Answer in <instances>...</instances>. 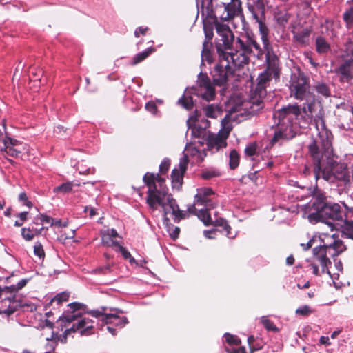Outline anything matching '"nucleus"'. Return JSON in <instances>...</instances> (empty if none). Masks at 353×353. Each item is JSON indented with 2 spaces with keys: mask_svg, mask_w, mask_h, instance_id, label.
<instances>
[{
  "mask_svg": "<svg viewBox=\"0 0 353 353\" xmlns=\"http://www.w3.org/2000/svg\"><path fill=\"white\" fill-rule=\"evenodd\" d=\"M119 251L121 253L124 259L128 260L131 264L137 263L135 259L132 256L130 252L125 248L122 245H119Z\"/></svg>",
  "mask_w": 353,
  "mask_h": 353,
  "instance_id": "09e8293b",
  "label": "nucleus"
},
{
  "mask_svg": "<svg viewBox=\"0 0 353 353\" xmlns=\"http://www.w3.org/2000/svg\"><path fill=\"white\" fill-rule=\"evenodd\" d=\"M97 270L100 272V273H102V274H106L108 273H110V271H111V265L110 264H108L103 267H99V268L97 269Z\"/></svg>",
  "mask_w": 353,
  "mask_h": 353,
  "instance_id": "338daca9",
  "label": "nucleus"
},
{
  "mask_svg": "<svg viewBox=\"0 0 353 353\" xmlns=\"http://www.w3.org/2000/svg\"><path fill=\"white\" fill-rule=\"evenodd\" d=\"M296 314L303 316H307L313 313V310L309 305H303L297 308L295 311Z\"/></svg>",
  "mask_w": 353,
  "mask_h": 353,
  "instance_id": "603ef678",
  "label": "nucleus"
},
{
  "mask_svg": "<svg viewBox=\"0 0 353 353\" xmlns=\"http://www.w3.org/2000/svg\"><path fill=\"white\" fill-rule=\"evenodd\" d=\"M197 83L199 86V94L203 99L210 101L216 96L215 88L206 73L200 72L198 75Z\"/></svg>",
  "mask_w": 353,
  "mask_h": 353,
  "instance_id": "ddd939ff",
  "label": "nucleus"
},
{
  "mask_svg": "<svg viewBox=\"0 0 353 353\" xmlns=\"http://www.w3.org/2000/svg\"><path fill=\"white\" fill-rule=\"evenodd\" d=\"M196 216L205 225L209 226L212 224L211 216L208 209L199 208V212L198 214H196Z\"/></svg>",
  "mask_w": 353,
  "mask_h": 353,
  "instance_id": "2f4dec72",
  "label": "nucleus"
},
{
  "mask_svg": "<svg viewBox=\"0 0 353 353\" xmlns=\"http://www.w3.org/2000/svg\"><path fill=\"white\" fill-rule=\"evenodd\" d=\"M18 199L20 202L23 203V204L28 208H31L33 206L32 203L28 200V197L26 192H21Z\"/></svg>",
  "mask_w": 353,
  "mask_h": 353,
  "instance_id": "13d9d810",
  "label": "nucleus"
},
{
  "mask_svg": "<svg viewBox=\"0 0 353 353\" xmlns=\"http://www.w3.org/2000/svg\"><path fill=\"white\" fill-rule=\"evenodd\" d=\"M43 71L40 68H30V77L32 81H41V77L43 75Z\"/></svg>",
  "mask_w": 353,
  "mask_h": 353,
  "instance_id": "3c124183",
  "label": "nucleus"
},
{
  "mask_svg": "<svg viewBox=\"0 0 353 353\" xmlns=\"http://www.w3.org/2000/svg\"><path fill=\"white\" fill-rule=\"evenodd\" d=\"M93 323L94 322H88V323H86V324H85V326H83V327L82 329H80V334L81 336H88V335H90L92 334H93V329H94V326H93Z\"/></svg>",
  "mask_w": 353,
  "mask_h": 353,
  "instance_id": "4d7b16f0",
  "label": "nucleus"
},
{
  "mask_svg": "<svg viewBox=\"0 0 353 353\" xmlns=\"http://www.w3.org/2000/svg\"><path fill=\"white\" fill-rule=\"evenodd\" d=\"M343 19L347 28L353 26V7L352 6L344 12Z\"/></svg>",
  "mask_w": 353,
  "mask_h": 353,
  "instance_id": "e433bc0d",
  "label": "nucleus"
},
{
  "mask_svg": "<svg viewBox=\"0 0 353 353\" xmlns=\"http://www.w3.org/2000/svg\"><path fill=\"white\" fill-rule=\"evenodd\" d=\"M312 209L313 212L309 214L308 219L310 222L329 223V220L342 221L343 212L338 203L327 201L325 193L318 188L314 189L312 193Z\"/></svg>",
  "mask_w": 353,
  "mask_h": 353,
  "instance_id": "7ed1b4c3",
  "label": "nucleus"
},
{
  "mask_svg": "<svg viewBox=\"0 0 353 353\" xmlns=\"http://www.w3.org/2000/svg\"><path fill=\"white\" fill-rule=\"evenodd\" d=\"M70 297V294L67 292H63L61 293L57 294L52 299V302L57 301L58 304H60L63 302H65L68 300Z\"/></svg>",
  "mask_w": 353,
  "mask_h": 353,
  "instance_id": "6e6d98bb",
  "label": "nucleus"
},
{
  "mask_svg": "<svg viewBox=\"0 0 353 353\" xmlns=\"http://www.w3.org/2000/svg\"><path fill=\"white\" fill-rule=\"evenodd\" d=\"M148 30V28H147V27H145V28L139 27L134 31V36L136 37H139L141 34L145 35Z\"/></svg>",
  "mask_w": 353,
  "mask_h": 353,
  "instance_id": "69168bd1",
  "label": "nucleus"
},
{
  "mask_svg": "<svg viewBox=\"0 0 353 353\" xmlns=\"http://www.w3.org/2000/svg\"><path fill=\"white\" fill-rule=\"evenodd\" d=\"M171 161L168 158H165L159 165V172L161 174H165L169 170Z\"/></svg>",
  "mask_w": 353,
  "mask_h": 353,
  "instance_id": "5fc2aeb1",
  "label": "nucleus"
},
{
  "mask_svg": "<svg viewBox=\"0 0 353 353\" xmlns=\"http://www.w3.org/2000/svg\"><path fill=\"white\" fill-rule=\"evenodd\" d=\"M274 117L277 118L280 122L285 124L290 123L292 126V121L296 119L298 121L299 125L302 127L301 108L297 103L283 106L276 111Z\"/></svg>",
  "mask_w": 353,
  "mask_h": 353,
  "instance_id": "9b49d317",
  "label": "nucleus"
},
{
  "mask_svg": "<svg viewBox=\"0 0 353 353\" xmlns=\"http://www.w3.org/2000/svg\"><path fill=\"white\" fill-rule=\"evenodd\" d=\"M105 324H114L117 326L123 327L128 323L125 316L121 318L117 314H110L105 316Z\"/></svg>",
  "mask_w": 353,
  "mask_h": 353,
  "instance_id": "a878e982",
  "label": "nucleus"
},
{
  "mask_svg": "<svg viewBox=\"0 0 353 353\" xmlns=\"http://www.w3.org/2000/svg\"><path fill=\"white\" fill-rule=\"evenodd\" d=\"M249 33L237 37L235 41L236 52L232 53L231 59L239 67H243L244 65L249 63V56L254 52V50L250 48Z\"/></svg>",
  "mask_w": 353,
  "mask_h": 353,
  "instance_id": "0eeeda50",
  "label": "nucleus"
},
{
  "mask_svg": "<svg viewBox=\"0 0 353 353\" xmlns=\"http://www.w3.org/2000/svg\"><path fill=\"white\" fill-rule=\"evenodd\" d=\"M73 183L72 182H67L56 187L54 191L56 192L67 193L72 190Z\"/></svg>",
  "mask_w": 353,
  "mask_h": 353,
  "instance_id": "49530a36",
  "label": "nucleus"
},
{
  "mask_svg": "<svg viewBox=\"0 0 353 353\" xmlns=\"http://www.w3.org/2000/svg\"><path fill=\"white\" fill-rule=\"evenodd\" d=\"M168 203L175 219H177L179 221L185 218L186 214L179 209L175 199H168Z\"/></svg>",
  "mask_w": 353,
  "mask_h": 353,
  "instance_id": "c85d7f7f",
  "label": "nucleus"
},
{
  "mask_svg": "<svg viewBox=\"0 0 353 353\" xmlns=\"http://www.w3.org/2000/svg\"><path fill=\"white\" fill-rule=\"evenodd\" d=\"M214 226H221L223 228V230H224V232H225L226 235L228 236H230V234H231V227L230 226V225L228 223L227 221L225 220L224 219H218L216 220H215L214 221H212V224Z\"/></svg>",
  "mask_w": 353,
  "mask_h": 353,
  "instance_id": "ea45409f",
  "label": "nucleus"
},
{
  "mask_svg": "<svg viewBox=\"0 0 353 353\" xmlns=\"http://www.w3.org/2000/svg\"><path fill=\"white\" fill-rule=\"evenodd\" d=\"M69 308L68 311H70L71 313H77L79 311L82 310L85 314V311L87 309V306L83 303L74 302L68 305Z\"/></svg>",
  "mask_w": 353,
  "mask_h": 353,
  "instance_id": "37998d69",
  "label": "nucleus"
},
{
  "mask_svg": "<svg viewBox=\"0 0 353 353\" xmlns=\"http://www.w3.org/2000/svg\"><path fill=\"white\" fill-rule=\"evenodd\" d=\"M215 28L217 34L221 37L215 45L217 56L223 55V57L231 58L232 52H228V50L232 49L234 42L235 43L233 32L228 25L219 22H215Z\"/></svg>",
  "mask_w": 353,
  "mask_h": 353,
  "instance_id": "423d86ee",
  "label": "nucleus"
},
{
  "mask_svg": "<svg viewBox=\"0 0 353 353\" xmlns=\"http://www.w3.org/2000/svg\"><path fill=\"white\" fill-rule=\"evenodd\" d=\"M311 33V30L306 28L300 31L294 32V39L301 44H305L309 41V37Z\"/></svg>",
  "mask_w": 353,
  "mask_h": 353,
  "instance_id": "cd10ccee",
  "label": "nucleus"
},
{
  "mask_svg": "<svg viewBox=\"0 0 353 353\" xmlns=\"http://www.w3.org/2000/svg\"><path fill=\"white\" fill-rule=\"evenodd\" d=\"M203 110L207 117L216 119L217 117V114L219 112V108L214 106L213 104H210L204 107Z\"/></svg>",
  "mask_w": 353,
  "mask_h": 353,
  "instance_id": "a19ab883",
  "label": "nucleus"
},
{
  "mask_svg": "<svg viewBox=\"0 0 353 353\" xmlns=\"http://www.w3.org/2000/svg\"><path fill=\"white\" fill-rule=\"evenodd\" d=\"M167 194L166 190L162 188L161 190H148L146 203L149 205L150 208L153 210H157V205L164 207L163 199Z\"/></svg>",
  "mask_w": 353,
  "mask_h": 353,
  "instance_id": "a211bd4d",
  "label": "nucleus"
},
{
  "mask_svg": "<svg viewBox=\"0 0 353 353\" xmlns=\"http://www.w3.org/2000/svg\"><path fill=\"white\" fill-rule=\"evenodd\" d=\"M202 61H206L208 64H211L214 61L213 57V45L203 42V48L201 51Z\"/></svg>",
  "mask_w": 353,
  "mask_h": 353,
  "instance_id": "b1692460",
  "label": "nucleus"
},
{
  "mask_svg": "<svg viewBox=\"0 0 353 353\" xmlns=\"http://www.w3.org/2000/svg\"><path fill=\"white\" fill-rule=\"evenodd\" d=\"M3 151L8 155L14 157L30 156V150L27 144L9 137H6L3 140Z\"/></svg>",
  "mask_w": 353,
  "mask_h": 353,
  "instance_id": "f8f14e48",
  "label": "nucleus"
},
{
  "mask_svg": "<svg viewBox=\"0 0 353 353\" xmlns=\"http://www.w3.org/2000/svg\"><path fill=\"white\" fill-rule=\"evenodd\" d=\"M337 74L341 75V80L349 81L353 79V59L345 61L336 70Z\"/></svg>",
  "mask_w": 353,
  "mask_h": 353,
  "instance_id": "412c9836",
  "label": "nucleus"
},
{
  "mask_svg": "<svg viewBox=\"0 0 353 353\" xmlns=\"http://www.w3.org/2000/svg\"><path fill=\"white\" fill-rule=\"evenodd\" d=\"M326 247H330L329 248L330 256L332 258L339 256L347 249L343 241L340 239H334L332 243L326 245Z\"/></svg>",
  "mask_w": 353,
  "mask_h": 353,
  "instance_id": "5701e85b",
  "label": "nucleus"
},
{
  "mask_svg": "<svg viewBox=\"0 0 353 353\" xmlns=\"http://www.w3.org/2000/svg\"><path fill=\"white\" fill-rule=\"evenodd\" d=\"M28 281V279H22L16 285L5 287L0 285V300L5 305L1 313L10 316L20 307L21 294L19 290L27 285Z\"/></svg>",
  "mask_w": 353,
  "mask_h": 353,
  "instance_id": "20e7f679",
  "label": "nucleus"
},
{
  "mask_svg": "<svg viewBox=\"0 0 353 353\" xmlns=\"http://www.w3.org/2000/svg\"><path fill=\"white\" fill-rule=\"evenodd\" d=\"M145 109L152 114H155L157 112L158 108L154 101H150L146 103Z\"/></svg>",
  "mask_w": 353,
  "mask_h": 353,
  "instance_id": "0e129e2a",
  "label": "nucleus"
},
{
  "mask_svg": "<svg viewBox=\"0 0 353 353\" xmlns=\"http://www.w3.org/2000/svg\"><path fill=\"white\" fill-rule=\"evenodd\" d=\"M189 163L188 157L185 154L180 160L177 168H174L171 173V181L173 189L180 190L183 183V176L186 172L188 165Z\"/></svg>",
  "mask_w": 353,
  "mask_h": 353,
  "instance_id": "2eb2a0df",
  "label": "nucleus"
},
{
  "mask_svg": "<svg viewBox=\"0 0 353 353\" xmlns=\"http://www.w3.org/2000/svg\"><path fill=\"white\" fill-rule=\"evenodd\" d=\"M249 42L250 48L254 50V52L252 53L254 56H256L258 59L262 58L265 50L262 48L260 44L256 41V37L252 34H249Z\"/></svg>",
  "mask_w": 353,
  "mask_h": 353,
  "instance_id": "393cba45",
  "label": "nucleus"
},
{
  "mask_svg": "<svg viewBox=\"0 0 353 353\" xmlns=\"http://www.w3.org/2000/svg\"><path fill=\"white\" fill-rule=\"evenodd\" d=\"M178 103L183 107L187 110H190L194 106V102L191 96H186L183 94L181 99H179Z\"/></svg>",
  "mask_w": 353,
  "mask_h": 353,
  "instance_id": "4c0bfd02",
  "label": "nucleus"
},
{
  "mask_svg": "<svg viewBox=\"0 0 353 353\" xmlns=\"http://www.w3.org/2000/svg\"><path fill=\"white\" fill-rule=\"evenodd\" d=\"M21 236L26 241H30L34 239V234L30 228H23L21 229Z\"/></svg>",
  "mask_w": 353,
  "mask_h": 353,
  "instance_id": "864d4df0",
  "label": "nucleus"
},
{
  "mask_svg": "<svg viewBox=\"0 0 353 353\" xmlns=\"http://www.w3.org/2000/svg\"><path fill=\"white\" fill-rule=\"evenodd\" d=\"M316 50L319 54H325L330 50V45L323 37H317L315 40Z\"/></svg>",
  "mask_w": 353,
  "mask_h": 353,
  "instance_id": "bb28decb",
  "label": "nucleus"
},
{
  "mask_svg": "<svg viewBox=\"0 0 353 353\" xmlns=\"http://www.w3.org/2000/svg\"><path fill=\"white\" fill-rule=\"evenodd\" d=\"M329 248L330 247H326V245L315 247L312 250V254L314 259L321 265V274L326 273L331 276V272L329 270V268L331 265L332 262L327 256L330 253Z\"/></svg>",
  "mask_w": 353,
  "mask_h": 353,
  "instance_id": "4468645a",
  "label": "nucleus"
},
{
  "mask_svg": "<svg viewBox=\"0 0 353 353\" xmlns=\"http://www.w3.org/2000/svg\"><path fill=\"white\" fill-rule=\"evenodd\" d=\"M101 310H88L86 309V310L85 311V314H88L91 315L92 316L97 318V319L101 318V321L104 324H105V320L104 319L105 316L108 315L109 314H107L105 312L107 310L106 307H101Z\"/></svg>",
  "mask_w": 353,
  "mask_h": 353,
  "instance_id": "f704fd0d",
  "label": "nucleus"
},
{
  "mask_svg": "<svg viewBox=\"0 0 353 353\" xmlns=\"http://www.w3.org/2000/svg\"><path fill=\"white\" fill-rule=\"evenodd\" d=\"M230 134V130L228 128L220 132L216 135H210L207 139V146L210 150L217 152L222 148L227 145L226 139Z\"/></svg>",
  "mask_w": 353,
  "mask_h": 353,
  "instance_id": "f3484780",
  "label": "nucleus"
},
{
  "mask_svg": "<svg viewBox=\"0 0 353 353\" xmlns=\"http://www.w3.org/2000/svg\"><path fill=\"white\" fill-rule=\"evenodd\" d=\"M296 134V133L290 123L285 124L279 121L273 137L270 140V144L271 147H272L281 140H290L293 139Z\"/></svg>",
  "mask_w": 353,
  "mask_h": 353,
  "instance_id": "dca6fc26",
  "label": "nucleus"
},
{
  "mask_svg": "<svg viewBox=\"0 0 353 353\" xmlns=\"http://www.w3.org/2000/svg\"><path fill=\"white\" fill-rule=\"evenodd\" d=\"M221 6H216L215 12L219 14V17L221 21H230L243 12L240 0H223L221 1Z\"/></svg>",
  "mask_w": 353,
  "mask_h": 353,
  "instance_id": "6e6552de",
  "label": "nucleus"
},
{
  "mask_svg": "<svg viewBox=\"0 0 353 353\" xmlns=\"http://www.w3.org/2000/svg\"><path fill=\"white\" fill-rule=\"evenodd\" d=\"M332 139L331 131L323 128L319 134V139H314L307 147L314 176L331 183L339 181L346 185L350 182V172L345 164L339 163L333 159Z\"/></svg>",
  "mask_w": 353,
  "mask_h": 353,
  "instance_id": "f257e3e1",
  "label": "nucleus"
},
{
  "mask_svg": "<svg viewBox=\"0 0 353 353\" xmlns=\"http://www.w3.org/2000/svg\"><path fill=\"white\" fill-rule=\"evenodd\" d=\"M155 49L154 48H148L144 51L137 54L133 58L130 63L132 65H135L143 60H145L148 57H149L153 52H154Z\"/></svg>",
  "mask_w": 353,
  "mask_h": 353,
  "instance_id": "7c9ffc66",
  "label": "nucleus"
},
{
  "mask_svg": "<svg viewBox=\"0 0 353 353\" xmlns=\"http://www.w3.org/2000/svg\"><path fill=\"white\" fill-rule=\"evenodd\" d=\"M309 88L308 79L303 73L294 74L292 77L290 84L291 95L296 99L304 101L307 98L312 97Z\"/></svg>",
  "mask_w": 353,
  "mask_h": 353,
  "instance_id": "1a4fd4ad",
  "label": "nucleus"
},
{
  "mask_svg": "<svg viewBox=\"0 0 353 353\" xmlns=\"http://www.w3.org/2000/svg\"><path fill=\"white\" fill-rule=\"evenodd\" d=\"M261 323L263 325V326L265 327V329L268 331H273V332L279 331V329L274 324V323L267 318L263 317L261 319Z\"/></svg>",
  "mask_w": 353,
  "mask_h": 353,
  "instance_id": "8fccbe9b",
  "label": "nucleus"
},
{
  "mask_svg": "<svg viewBox=\"0 0 353 353\" xmlns=\"http://www.w3.org/2000/svg\"><path fill=\"white\" fill-rule=\"evenodd\" d=\"M225 341L229 345H239L241 344V340L236 336L226 333L224 335Z\"/></svg>",
  "mask_w": 353,
  "mask_h": 353,
  "instance_id": "de8ad7c7",
  "label": "nucleus"
},
{
  "mask_svg": "<svg viewBox=\"0 0 353 353\" xmlns=\"http://www.w3.org/2000/svg\"><path fill=\"white\" fill-rule=\"evenodd\" d=\"M196 205L198 207H201V208L210 210L214 208L215 207L214 203L211 201L208 197L206 196H201L200 195H196Z\"/></svg>",
  "mask_w": 353,
  "mask_h": 353,
  "instance_id": "c756f323",
  "label": "nucleus"
},
{
  "mask_svg": "<svg viewBox=\"0 0 353 353\" xmlns=\"http://www.w3.org/2000/svg\"><path fill=\"white\" fill-rule=\"evenodd\" d=\"M82 314V312L71 313L70 311L68 310V312L62 316L61 319L64 321L72 323L77 318L81 317Z\"/></svg>",
  "mask_w": 353,
  "mask_h": 353,
  "instance_id": "a18cd8bd",
  "label": "nucleus"
},
{
  "mask_svg": "<svg viewBox=\"0 0 353 353\" xmlns=\"http://www.w3.org/2000/svg\"><path fill=\"white\" fill-rule=\"evenodd\" d=\"M254 341H255V339H254V337L253 336H249L248 338V343L249 344L251 353H253L255 350H257L260 349V347H254L252 345V343H254Z\"/></svg>",
  "mask_w": 353,
  "mask_h": 353,
  "instance_id": "774afa93",
  "label": "nucleus"
},
{
  "mask_svg": "<svg viewBox=\"0 0 353 353\" xmlns=\"http://www.w3.org/2000/svg\"><path fill=\"white\" fill-rule=\"evenodd\" d=\"M341 228L343 234L349 239H353V221H349L347 219L344 220Z\"/></svg>",
  "mask_w": 353,
  "mask_h": 353,
  "instance_id": "473e14b6",
  "label": "nucleus"
},
{
  "mask_svg": "<svg viewBox=\"0 0 353 353\" xmlns=\"http://www.w3.org/2000/svg\"><path fill=\"white\" fill-rule=\"evenodd\" d=\"M88 322H94L92 320L88 319V318H83L81 320L78 321L77 323H74L72 326L70 328L66 329L65 331L63 333V336H60L58 339L62 343H66L67 337L68 335H70L72 332H75L80 329H82L83 326H85V324Z\"/></svg>",
  "mask_w": 353,
  "mask_h": 353,
  "instance_id": "4be33fe9",
  "label": "nucleus"
},
{
  "mask_svg": "<svg viewBox=\"0 0 353 353\" xmlns=\"http://www.w3.org/2000/svg\"><path fill=\"white\" fill-rule=\"evenodd\" d=\"M34 254L38 256L40 259L43 260L46 256L43 247L41 242L37 241L34 245Z\"/></svg>",
  "mask_w": 353,
  "mask_h": 353,
  "instance_id": "c03bdc74",
  "label": "nucleus"
},
{
  "mask_svg": "<svg viewBox=\"0 0 353 353\" xmlns=\"http://www.w3.org/2000/svg\"><path fill=\"white\" fill-rule=\"evenodd\" d=\"M247 7L254 19L265 16L264 0H248Z\"/></svg>",
  "mask_w": 353,
  "mask_h": 353,
  "instance_id": "aec40b11",
  "label": "nucleus"
},
{
  "mask_svg": "<svg viewBox=\"0 0 353 353\" xmlns=\"http://www.w3.org/2000/svg\"><path fill=\"white\" fill-rule=\"evenodd\" d=\"M241 68L235 64L233 59L223 55L218 56L216 64L210 70L213 83L217 86L225 85L230 78L234 75L235 70Z\"/></svg>",
  "mask_w": 353,
  "mask_h": 353,
  "instance_id": "39448f33",
  "label": "nucleus"
},
{
  "mask_svg": "<svg viewBox=\"0 0 353 353\" xmlns=\"http://www.w3.org/2000/svg\"><path fill=\"white\" fill-rule=\"evenodd\" d=\"M290 15L285 12L280 14L277 17L278 23L281 26H285L289 21Z\"/></svg>",
  "mask_w": 353,
  "mask_h": 353,
  "instance_id": "680f3d73",
  "label": "nucleus"
},
{
  "mask_svg": "<svg viewBox=\"0 0 353 353\" xmlns=\"http://www.w3.org/2000/svg\"><path fill=\"white\" fill-rule=\"evenodd\" d=\"M305 103H304L303 108H301V122L302 127L304 128L305 125H309L312 121H314L316 128H318L319 121H321V130L319 131L321 132L323 128L327 129L325 128V121L323 119V117L321 114H319L316 117L314 118L313 112L314 111L315 101L313 96L307 98L305 99ZM319 133H318L319 134Z\"/></svg>",
  "mask_w": 353,
  "mask_h": 353,
  "instance_id": "9d476101",
  "label": "nucleus"
},
{
  "mask_svg": "<svg viewBox=\"0 0 353 353\" xmlns=\"http://www.w3.org/2000/svg\"><path fill=\"white\" fill-rule=\"evenodd\" d=\"M254 19L256 20V22L259 24L261 39L263 45V48L265 50V54L270 55L274 54L272 46H271L268 39L269 30L264 22L265 16L260 17H259V19Z\"/></svg>",
  "mask_w": 353,
  "mask_h": 353,
  "instance_id": "6ab92c4d",
  "label": "nucleus"
},
{
  "mask_svg": "<svg viewBox=\"0 0 353 353\" xmlns=\"http://www.w3.org/2000/svg\"><path fill=\"white\" fill-rule=\"evenodd\" d=\"M267 67L257 77V83L250 97V108L256 112L264 107L263 99L267 95L266 88L273 78L280 76L279 60L275 54H265Z\"/></svg>",
  "mask_w": 353,
  "mask_h": 353,
  "instance_id": "f03ea898",
  "label": "nucleus"
},
{
  "mask_svg": "<svg viewBox=\"0 0 353 353\" xmlns=\"http://www.w3.org/2000/svg\"><path fill=\"white\" fill-rule=\"evenodd\" d=\"M156 174L147 172L143 178V182L148 188V190H156L157 186L155 183Z\"/></svg>",
  "mask_w": 353,
  "mask_h": 353,
  "instance_id": "72a5a7b5",
  "label": "nucleus"
},
{
  "mask_svg": "<svg viewBox=\"0 0 353 353\" xmlns=\"http://www.w3.org/2000/svg\"><path fill=\"white\" fill-rule=\"evenodd\" d=\"M205 40L203 42H207L208 43H212V39L214 36L213 29L211 27H205Z\"/></svg>",
  "mask_w": 353,
  "mask_h": 353,
  "instance_id": "bf43d9fd",
  "label": "nucleus"
},
{
  "mask_svg": "<svg viewBox=\"0 0 353 353\" xmlns=\"http://www.w3.org/2000/svg\"><path fill=\"white\" fill-rule=\"evenodd\" d=\"M19 308L26 309L29 312H34L37 310V306L31 303H25L23 300V296H21V305Z\"/></svg>",
  "mask_w": 353,
  "mask_h": 353,
  "instance_id": "052dcab7",
  "label": "nucleus"
},
{
  "mask_svg": "<svg viewBox=\"0 0 353 353\" xmlns=\"http://www.w3.org/2000/svg\"><path fill=\"white\" fill-rule=\"evenodd\" d=\"M256 144L253 143L248 145L245 149V153L249 157H252L256 154Z\"/></svg>",
  "mask_w": 353,
  "mask_h": 353,
  "instance_id": "e2e57ef3",
  "label": "nucleus"
},
{
  "mask_svg": "<svg viewBox=\"0 0 353 353\" xmlns=\"http://www.w3.org/2000/svg\"><path fill=\"white\" fill-rule=\"evenodd\" d=\"M316 91L323 97H328L331 95L330 90L325 83H317L314 85Z\"/></svg>",
  "mask_w": 353,
  "mask_h": 353,
  "instance_id": "58836bf2",
  "label": "nucleus"
},
{
  "mask_svg": "<svg viewBox=\"0 0 353 353\" xmlns=\"http://www.w3.org/2000/svg\"><path fill=\"white\" fill-rule=\"evenodd\" d=\"M220 175V172L215 169L203 170L201 174V178L205 180H209L214 177H218Z\"/></svg>",
  "mask_w": 353,
  "mask_h": 353,
  "instance_id": "79ce46f5",
  "label": "nucleus"
},
{
  "mask_svg": "<svg viewBox=\"0 0 353 353\" xmlns=\"http://www.w3.org/2000/svg\"><path fill=\"white\" fill-rule=\"evenodd\" d=\"M229 166L231 170L236 169L239 165L240 156L236 150L230 152Z\"/></svg>",
  "mask_w": 353,
  "mask_h": 353,
  "instance_id": "c9c22d12",
  "label": "nucleus"
}]
</instances>
